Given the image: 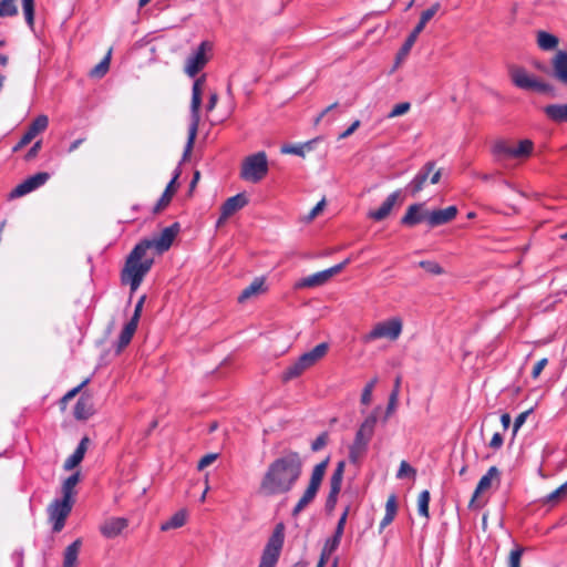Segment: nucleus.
<instances>
[{
  "mask_svg": "<svg viewBox=\"0 0 567 567\" xmlns=\"http://www.w3.org/2000/svg\"><path fill=\"white\" fill-rule=\"evenodd\" d=\"M303 460L296 451H285L275 458L264 473L258 493L264 497H272L289 493L302 474Z\"/></svg>",
  "mask_w": 567,
  "mask_h": 567,
  "instance_id": "1",
  "label": "nucleus"
},
{
  "mask_svg": "<svg viewBox=\"0 0 567 567\" xmlns=\"http://www.w3.org/2000/svg\"><path fill=\"white\" fill-rule=\"evenodd\" d=\"M148 243L138 241L126 257L121 271V281L123 285H128L132 292L138 289L154 264V257L148 255Z\"/></svg>",
  "mask_w": 567,
  "mask_h": 567,
  "instance_id": "2",
  "label": "nucleus"
},
{
  "mask_svg": "<svg viewBox=\"0 0 567 567\" xmlns=\"http://www.w3.org/2000/svg\"><path fill=\"white\" fill-rule=\"evenodd\" d=\"M378 416L375 412L369 414L360 424L352 444L349 446V462L359 465L368 452L369 443L372 440Z\"/></svg>",
  "mask_w": 567,
  "mask_h": 567,
  "instance_id": "3",
  "label": "nucleus"
},
{
  "mask_svg": "<svg viewBox=\"0 0 567 567\" xmlns=\"http://www.w3.org/2000/svg\"><path fill=\"white\" fill-rule=\"evenodd\" d=\"M205 82V76L202 75L195 80L192 89V102H190V124L188 127V138L183 153V161H186L190 155L194 147V142L198 132V125L200 121V106H202V87Z\"/></svg>",
  "mask_w": 567,
  "mask_h": 567,
  "instance_id": "4",
  "label": "nucleus"
},
{
  "mask_svg": "<svg viewBox=\"0 0 567 567\" xmlns=\"http://www.w3.org/2000/svg\"><path fill=\"white\" fill-rule=\"evenodd\" d=\"M509 75L514 85L522 90L535 91L538 93L547 94L550 97L557 96L556 89L551 84L540 81L537 78L528 74L524 68L512 66L509 69Z\"/></svg>",
  "mask_w": 567,
  "mask_h": 567,
  "instance_id": "5",
  "label": "nucleus"
},
{
  "mask_svg": "<svg viewBox=\"0 0 567 567\" xmlns=\"http://www.w3.org/2000/svg\"><path fill=\"white\" fill-rule=\"evenodd\" d=\"M285 524L278 523L262 550L258 567H276L285 543Z\"/></svg>",
  "mask_w": 567,
  "mask_h": 567,
  "instance_id": "6",
  "label": "nucleus"
},
{
  "mask_svg": "<svg viewBox=\"0 0 567 567\" xmlns=\"http://www.w3.org/2000/svg\"><path fill=\"white\" fill-rule=\"evenodd\" d=\"M268 173V161L265 152L247 156L241 165L240 177L244 181L258 183Z\"/></svg>",
  "mask_w": 567,
  "mask_h": 567,
  "instance_id": "7",
  "label": "nucleus"
},
{
  "mask_svg": "<svg viewBox=\"0 0 567 567\" xmlns=\"http://www.w3.org/2000/svg\"><path fill=\"white\" fill-rule=\"evenodd\" d=\"M402 332V321L399 318H392L377 323L373 329L362 337L363 342L369 343L373 340L386 338L396 340Z\"/></svg>",
  "mask_w": 567,
  "mask_h": 567,
  "instance_id": "8",
  "label": "nucleus"
},
{
  "mask_svg": "<svg viewBox=\"0 0 567 567\" xmlns=\"http://www.w3.org/2000/svg\"><path fill=\"white\" fill-rule=\"evenodd\" d=\"M72 507L73 501L63 497L53 499L48 506L49 520L52 523L53 533H60L63 529Z\"/></svg>",
  "mask_w": 567,
  "mask_h": 567,
  "instance_id": "9",
  "label": "nucleus"
},
{
  "mask_svg": "<svg viewBox=\"0 0 567 567\" xmlns=\"http://www.w3.org/2000/svg\"><path fill=\"white\" fill-rule=\"evenodd\" d=\"M49 178L50 175L47 172H39L32 176H29L10 192L9 198L16 199L22 197L44 185Z\"/></svg>",
  "mask_w": 567,
  "mask_h": 567,
  "instance_id": "10",
  "label": "nucleus"
},
{
  "mask_svg": "<svg viewBox=\"0 0 567 567\" xmlns=\"http://www.w3.org/2000/svg\"><path fill=\"white\" fill-rule=\"evenodd\" d=\"M179 224L174 223L173 225L164 228L158 237L153 239H142L141 241L148 243L150 249L154 248L158 254H163L171 248L175 237L179 231Z\"/></svg>",
  "mask_w": 567,
  "mask_h": 567,
  "instance_id": "11",
  "label": "nucleus"
},
{
  "mask_svg": "<svg viewBox=\"0 0 567 567\" xmlns=\"http://www.w3.org/2000/svg\"><path fill=\"white\" fill-rule=\"evenodd\" d=\"M49 125V118L47 115L37 116L28 126V130L22 135L21 140L13 146L12 152L17 153L27 146L31 141L41 132L45 131Z\"/></svg>",
  "mask_w": 567,
  "mask_h": 567,
  "instance_id": "12",
  "label": "nucleus"
},
{
  "mask_svg": "<svg viewBox=\"0 0 567 567\" xmlns=\"http://www.w3.org/2000/svg\"><path fill=\"white\" fill-rule=\"evenodd\" d=\"M427 216L429 210L425 209V203L412 204L401 218V224L406 227H414L422 221L427 223Z\"/></svg>",
  "mask_w": 567,
  "mask_h": 567,
  "instance_id": "13",
  "label": "nucleus"
},
{
  "mask_svg": "<svg viewBox=\"0 0 567 567\" xmlns=\"http://www.w3.org/2000/svg\"><path fill=\"white\" fill-rule=\"evenodd\" d=\"M128 526V520L124 517H110L106 518L100 525V533L105 538H115L117 537L126 527Z\"/></svg>",
  "mask_w": 567,
  "mask_h": 567,
  "instance_id": "14",
  "label": "nucleus"
},
{
  "mask_svg": "<svg viewBox=\"0 0 567 567\" xmlns=\"http://www.w3.org/2000/svg\"><path fill=\"white\" fill-rule=\"evenodd\" d=\"M205 42L200 43L197 48L196 52L188 56L185 65V72L190 78L197 75V73L205 66L207 63V58L205 55Z\"/></svg>",
  "mask_w": 567,
  "mask_h": 567,
  "instance_id": "15",
  "label": "nucleus"
},
{
  "mask_svg": "<svg viewBox=\"0 0 567 567\" xmlns=\"http://www.w3.org/2000/svg\"><path fill=\"white\" fill-rule=\"evenodd\" d=\"M501 473L496 466H491L485 475H483L474 491V494L470 501L468 506L472 508L475 506L476 498L487 491L492 486L493 480L499 481Z\"/></svg>",
  "mask_w": 567,
  "mask_h": 567,
  "instance_id": "16",
  "label": "nucleus"
},
{
  "mask_svg": "<svg viewBox=\"0 0 567 567\" xmlns=\"http://www.w3.org/2000/svg\"><path fill=\"white\" fill-rule=\"evenodd\" d=\"M435 167V162L430 161L423 165V167L419 171V173L414 176V178L410 182L408 185V189L411 192L413 196H415L417 193H420L430 174L433 172Z\"/></svg>",
  "mask_w": 567,
  "mask_h": 567,
  "instance_id": "17",
  "label": "nucleus"
},
{
  "mask_svg": "<svg viewBox=\"0 0 567 567\" xmlns=\"http://www.w3.org/2000/svg\"><path fill=\"white\" fill-rule=\"evenodd\" d=\"M457 215L456 206H449L444 209L429 212L427 224L430 227H436L453 220Z\"/></svg>",
  "mask_w": 567,
  "mask_h": 567,
  "instance_id": "18",
  "label": "nucleus"
},
{
  "mask_svg": "<svg viewBox=\"0 0 567 567\" xmlns=\"http://www.w3.org/2000/svg\"><path fill=\"white\" fill-rule=\"evenodd\" d=\"M329 349L328 343L322 342L317 344L312 350L301 354L298 360L299 364L306 370L315 365L320 359H322Z\"/></svg>",
  "mask_w": 567,
  "mask_h": 567,
  "instance_id": "19",
  "label": "nucleus"
},
{
  "mask_svg": "<svg viewBox=\"0 0 567 567\" xmlns=\"http://www.w3.org/2000/svg\"><path fill=\"white\" fill-rule=\"evenodd\" d=\"M400 195L401 190H395L390 194L378 209L369 212L368 217L375 221L385 219L390 215Z\"/></svg>",
  "mask_w": 567,
  "mask_h": 567,
  "instance_id": "20",
  "label": "nucleus"
},
{
  "mask_svg": "<svg viewBox=\"0 0 567 567\" xmlns=\"http://www.w3.org/2000/svg\"><path fill=\"white\" fill-rule=\"evenodd\" d=\"M248 204V198L244 193L227 198L220 207L223 210V219H228L236 212L244 208Z\"/></svg>",
  "mask_w": 567,
  "mask_h": 567,
  "instance_id": "21",
  "label": "nucleus"
},
{
  "mask_svg": "<svg viewBox=\"0 0 567 567\" xmlns=\"http://www.w3.org/2000/svg\"><path fill=\"white\" fill-rule=\"evenodd\" d=\"M551 65L555 79L567 85V52L558 51L551 60Z\"/></svg>",
  "mask_w": 567,
  "mask_h": 567,
  "instance_id": "22",
  "label": "nucleus"
},
{
  "mask_svg": "<svg viewBox=\"0 0 567 567\" xmlns=\"http://www.w3.org/2000/svg\"><path fill=\"white\" fill-rule=\"evenodd\" d=\"M178 177H179V172L176 171L173 178L167 184L161 198L157 200L156 205L154 206V208H153L154 214H158L159 212H162L164 208H166L168 206V204L171 203V200L173 198V195L176 192V182H177Z\"/></svg>",
  "mask_w": 567,
  "mask_h": 567,
  "instance_id": "23",
  "label": "nucleus"
},
{
  "mask_svg": "<svg viewBox=\"0 0 567 567\" xmlns=\"http://www.w3.org/2000/svg\"><path fill=\"white\" fill-rule=\"evenodd\" d=\"M89 442H90V440L87 436H84L80 441L75 451L65 460V462L63 464V468L65 471L73 470L82 462V460L84 458L85 452L87 450Z\"/></svg>",
  "mask_w": 567,
  "mask_h": 567,
  "instance_id": "24",
  "label": "nucleus"
},
{
  "mask_svg": "<svg viewBox=\"0 0 567 567\" xmlns=\"http://www.w3.org/2000/svg\"><path fill=\"white\" fill-rule=\"evenodd\" d=\"M93 403L90 396L81 395L74 406V417L76 420H87L93 414Z\"/></svg>",
  "mask_w": 567,
  "mask_h": 567,
  "instance_id": "25",
  "label": "nucleus"
},
{
  "mask_svg": "<svg viewBox=\"0 0 567 567\" xmlns=\"http://www.w3.org/2000/svg\"><path fill=\"white\" fill-rule=\"evenodd\" d=\"M545 115L553 122L567 123V103L549 104L543 109Z\"/></svg>",
  "mask_w": 567,
  "mask_h": 567,
  "instance_id": "26",
  "label": "nucleus"
},
{
  "mask_svg": "<svg viewBox=\"0 0 567 567\" xmlns=\"http://www.w3.org/2000/svg\"><path fill=\"white\" fill-rule=\"evenodd\" d=\"M265 281L262 278H256L248 287H246L238 296V302L244 303L254 296L265 291Z\"/></svg>",
  "mask_w": 567,
  "mask_h": 567,
  "instance_id": "27",
  "label": "nucleus"
},
{
  "mask_svg": "<svg viewBox=\"0 0 567 567\" xmlns=\"http://www.w3.org/2000/svg\"><path fill=\"white\" fill-rule=\"evenodd\" d=\"M537 45L543 51H551L555 50L559 43V39L546 31H538L536 34Z\"/></svg>",
  "mask_w": 567,
  "mask_h": 567,
  "instance_id": "28",
  "label": "nucleus"
},
{
  "mask_svg": "<svg viewBox=\"0 0 567 567\" xmlns=\"http://www.w3.org/2000/svg\"><path fill=\"white\" fill-rule=\"evenodd\" d=\"M81 540L75 539L72 544H70L64 551V559L62 567H75V563L78 560L79 551L81 548Z\"/></svg>",
  "mask_w": 567,
  "mask_h": 567,
  "instance_id": "29",
  "label": "nucleus"
},
{
  "mask_svg": "<svg viewBox=\"0 0 567 567\" xmlns=\"http://www.w3.org/2000/svg\"><path fill=\"white\" fill-rule=\"evenodd\" d=\"M318 489L308 486L292 509V516H298L316 497Z\"/></svg>",
  "mask_w": 567,
  "mask_h": 567,
  "instance_id": "30",
  "label": "nucleus"
},
{
  "mask_svg": "<svg viewBox=\"0 0 567 567\" xmlns=\"http://www.w3.org/2000/svg\"><path fill=\"white\" fill-rule=\"evenodd\" d=\"M328 281L323 270L302 278L296 284L297 288H312L322 286Z\"/></svg>",
  "mask_w": 567,
  "mask_h": 567,
  "instance_id": "31",
  "label": "nucleus"
},
{
  "mask_svg": "<svg viewBox=\"0 0 567 567\" xmlns=\"http://www.w3.org/2000/svg\"><path fill=\"white\" fill-rule=\"evenodd\" d=\"M137 329V324L134 323V320H130L124 328L122 329L118 341H117V350L121 351L125 348L132 340L135 331Z\"/></svg>",
  "mask_w": 567,
  "mask_h": 567,
  "instance_id": "32",
  "label": "nucleus"
},
{
  "mask_svg": "<svg viewBox=\"0 0 567 567\" xmlns=\"http://www.w3.org/2000/svg\"><path fill=\"white\" fill-rule=\"evenodd\" d=\"M329 463V458H326L324 461L317 464L311 473L309 485L310 487H313L319 491L321 482L323 480L327 466Z\"/></svg>",
  "mask_w": 567,
  "mask_h": 567,
  "instance_id": "33",
  "label": "nucleus"
},
{
  "mask_svg": "<svg viewBox=\"0 0 567 567\" xmlns=\"http://www.w3.org/2000/svg\"><path fill=\"white\" fill-rule=\"evenodd\" d=\"M341 538V535L333 533V535L326 540L321 550L320 559H323V561L327 563L329 557L338 549Z\"/></svg>",
  "mask_w": 567,
  "mask_h": 567,
  "instance_id": "34",
  "label": "nucleus"
},
{
  "mask_svg": "<svg viewBox=\"0 0 567 567\" xmlns=\"http://www.w3.org/2000/svg\"><path fill=\"white\" fill-rule=\"evenodd\" d=\"M567 496V482L560 485L558 488L546 495L542 503L544 505H550L554 506L561 502Z\"/></svg>",
  "mask_w": 567,
  "mask_h": 567,
  "instance_id": "35",
  "label": "nucleus"
},
{
  "mask_svg": "<svg viewBox=\"0 0 567 567\" xmlns=\"http://www.w3.org/2000/svg\"><path fill=\"white\" fill-rule=\"evenodd\" d=\"M534 143L532 140L525 138L518 142L516 147H513V158H526L533 154Z\"/></svg>",
  "mask_w": 567,
  "mask_h": 567,
  "instance_id": "36",
  "label": "nucleus"
},
{
  "mask_svg": "<svg viewBox=\"0 0 567 567\" xmlns=\"http://www.w3.org/2000/svg\"><path fill=\"white\" fill-rule=\"evenodd\" d=\"M186 523L185 511L176 512L169 519L161 525V530L167 532L171 529L179 528Z\"/></svg>",
  "mask_w": 567,
  "mask_h": 567,
  "instance_id": "37",
  "label": "nucleus"
},
{
  "mask_svg": "<svg viewBox=\"0 0 567 567\" xmlns=\"http://www.w3.org/2000/svg\"><path fill=\"white\" fill-rule=\"evenodd\" d=\"M79 482H80V473L76 472V473L71 474L62 484V494H63L62 497L73 501L72 496L74 493V487L76 486V484Z\"/></svg>",
  "mask_w": 567,
  "mask_h": 567,
  "instance_id": "38",
  "label": "nucleus"
},
{
  "mask_svg": "<svg viewBox=\"0 0 567 567\" xmlns=\"http://www.w3.org/2000/svg\"><path fill=\"white\" fill-rule=\"evenodd\" d=\"M344 472V462L341 461L337 464L331 477H330V487L336 489H341L342 478Z\"/></svg>",
  "mask_w": 567,
  "mask_h": 567,
  "instance_id": "39",
  "label": "nucleus"
},
{
  "mask_svg": "<svg viewBox=\"0 0 567 567\" xmlns=\"http://www.w3.org/2000/svg\"><path fill=\"white\" fill-rule=\"evenodd\" d=\"M493 154L501 157H513V146H509L505 141H497L492 150Z\"/></svg>",
  "mask_w": 567,
  "mask_h": 567,
  "instance_id": "40",
  "label": "nucleus"
},
{
  "mask_svg": "<svg viewBox=\"0 0 567 567\" xmlns=\"http://www.w3.org/2000/svg\"><path fill=\"white\" fill-rule=\"evenodd\" d=\"M303 371H306V369L302 365H300L299 360H297L296 362H293L292 364H290L289 367L286 368V370L282 373V380L284 381L292 380V379L301 375L303 373Z\"/></svg>",
  "mask_w": 567,
  "mask_h": 567,
  "instance_id": "41",
  "label": "nucleus"
},
{
  "mask_svg": "<svg viewBox=\"0 0 567 567\" xmlns=\"http://www.w3.org/2000/svg\"><path fill=\"white\" fill-rule=\"evenodd\" d=\"M111 60V51L103 58V60L96 64L90 72L91 76L102 78L109 71Z\"/></svg>",
  "mask_w": 567,
  "mask_h": 567,
  "instance_id": "42",
  "label": "nucleus"
},
{
  "mask_svg": "<svg viewBox=\"0 0 567 567\" xmlns=\"http://www.w3.org/2000/svg\"><path fill=\"white\" fill-rule=\"evenodd\" d=\"M430 492L423 491L420 493L417 498V512L420 515L424 516L425 518H429V503H430Z\"/></svg>",
  "mask_w": 567,
  "mask_h": 567,
  "instance_id": "43",
  "label": "nucleus"
},
{
  "mask_svg": "<svg viewBox=\"0 0 567 567\" xmlns=\"http://www.w3.org/2000/svg\"><path fill=\"white\" fill-rule=\"evenodd\" d=\"M313 142L310 141V142L305 143L303 145L286 144V145H284L281 147V153L303 156L305 155V148L311 150V144Z\"/></svg>",
  "mask_w": 567,
  "mask_h": 567,
  "instance_id": "44",
  "label": "nucleus"
},
{
  "mask_svg": "<svg viewBox=\"0 0 567 567\" xmlns=\"http://www.w3.org/2000/svg\"><path fill=\"white\" fill-rule=\"evenodd\" d=\"M18 13L16 0H1L0 17H13Z\"/></svg>",
  "mask_w": 567,
  "mask_h": 567,
  "instance_id": "45",
  "label": "nucleus"
},
{
  "mask_svg": "<svg viewBox=\"0 0 567 567\" xmlns=\"http://www.w3.org/2000/svg\"><path fill=\"white\" fill-rule=\"evenodd\" d=\"M22 9L29 27L34 24V0H22Z\"/></svg>",
  "mask_w": 567,
  "mask_h": 567,
  "instance_id": "46",
  "label": "nucleus"
},
{
  "mask_svg": "<svg viewBox=\"0 0 567 567\" xmlns=\"http://www.w3.org/2000/svg\"><path fill=\"white\" fill-rule=\"evenodd\" d=\"M525 548L520 545H515V548L509 553L508 567H520L522 556Z\"/></svg>",
  "mask_w": 567,
  "mask_h": 567,
  "instance_id": "47",
  "label": "nucleus"
},
{
  "mask_svg": "<svg viewBox=\"0 0 567 567\" xmlns=\"http://www.w3.org/2000/svg\"><path fill=\"white\" fill-rule=\"evenodd\" d=\"M417 38H415L414 34H409V37L405 39L404 43L402 44L401 49L398 52L396 59L402 60L408 56L410 53L412 47L414 45Z\"/></svg>",
  "mask_w": 567,
  "mask_h": 567,
  "instance_id": "48",
  "label": "nucleus"
},
{
  "mask_svg": "<svg viewBox=\"0 0 567 567\" xmlns=\"http://www.w3.org/2000/svg\"><path fill=\"white\" fill-rule=\"evenodd\" d=\"M419 266L432 275H442L444 272L443 268L435 261L422 260L419 262Z\"/></svg>",
  "mask_w": 567,
  "mask_h": 567,
  "instance_id": "49",
  "label": "nucleus"
},
{
  "mask_svg": "<svg viewBox=\"0 0 567 567\" xmlns=\"http://www.w3.org/2000/svg\"><path fill=\"white\" fill-rule=\"evenodd\" d=\"M410 107H411V104L409 102L399 103V104L394 105L392 111L388 114V117L392 118V117L401 116V115L405 114L410 110Z\"/></svg>",
  "mask_w": 567,
  "mask_h": 567,
  "instance_id": "50",
  "label": "nucleus"
},
{
  "mask_svg": "<svg viewBox=\"0 0 567 567\" xmlns=\"http://www.w3.org/2000/svg\"><path fill=\"white\" fill-rule=\"evenodd\" d=\"M440 8H441V4L439 2L433 3L429 9H426L425 11L422 12L420 21H422V23L426 24L435 16V13L440 10Z\"/></svg>",
  "mask_w": 567,
  "mask_h": 567,
  "instance_id": "51",
  "label": "nucleus"
},
{
  "mask_svg": "<svg viewBox=\"0 0 567 567\" xmlns=\"http://www.w3.org/2000/svg\"><path fill=\"white\" fill-rule=\"evenodd\" d=\"M409 475H415V470L406 462L402 461L396 473V477L402 480Z\"/></svg>",
  "mask_w": 567,
  "mask_h": 567,
  "instance_id": "52",
  "label": "nucleus"
},
{
  "mask_svg": "<svg viewBox=\"0 0 567 567\" xmlns=\"http://www.w3.org/2000/svg\"><path fill=\"white\" fill-rule=\"evenodd\" d=\"M349 262H350V258H347L342 262L323 270L327 279L329 280L331 277L339 274Z\"/></svg>",
  "mask_w": 567,
  "mask_h": 567,
  "instance_id": "53",
  "label": "nucleus"
},
{
  "mask_svg": "<svg viewBox=\"0 0 567 567\" xmlns=\"http://www.w3.org/2000/svg\"><path fill=\"white\" fill-rule=\"evenodd\" d=\"M349 262H350V258H347L342 262L323 270L327 279L329 280L331 277L339 274Z\"/></svg>",
  "mask_w": 567,
  "mask_h": 567,
  "instance_id": "54",
  "label": "nucleus"
},
{
  "mask_svg": "<svg viewBox=\"0 0 567 567\" xmlns=\"http://www.w3.org/2000/svg\"><path fill=\"white\" fill-rule=\"evenodd\" d=\"M328 442V433L327 432H323L321 433L311 444V450L313 452H318L320 451L322 447L326 446Z\"/></svg>",
  "mask_w": 567,
  "mask_h": 567,
  "instance_id": "55",
  "label": "nucleus"
},
{
  "mask_svg": "<svg viewBox=\"0 0 567 567\" xmlns=\"http://www.w3.org/2000/svg\"><path fill=\"white\" fill-rule=\"evenodd\" d=\"M216 458H217V454H215V453H209V454L204 455V456L199 460V462H198V464H197V468H198L199 471H203L205 467H207V466H209L210 464H213V463L216 461Z\"/></svg>",
  "mask_w": 567,
  "mask_h": 567,
  "instance_id": "56",
  "label": "nucleus"
},
{
  "mask_svg": "<svg viewBox=\"0 0 567 567\" xmlns=\"http://www.w3.org/2000/svg\"><path fill=\"white\" fill-rule=\"evenodd\" d=\"M398 512L396 497L394 494L390 495L385 504V513L395 516Z\"/></svg>",
  "mask_w": 567,
  "mask_h": 567,
  "instance_id": "57",
  "label": "nucleus"
},
{
  "mask_svg": "<svg viewBox=\"0 0 567 567\" xmlns=\"http://www.w3.org/2000/svg\"><path fill=\"white\" fill-rule=\"evenodd\" d=\"M89 383V379H85L82 383H80L78 386L73 388L69 392L64 394L62 398V402H68L72 400L81 390Z\"/></svg>",
  "mask_w": 567,
  "mask_h": 567,
  "instance_id": "58",
  "label": "nucleus"
},
{
  "mask_svg": "<svg viewBox=\"0 0 567 567\" xmlns=\"http://www.w3.org/2000/svg\"><path fill=\"white\" fill-rule=\"evenodd\" d=\"M398 390H392L386 406V416L391 415V413L395 410L398 404Z\"/></svg>",
  "mask_w": 567,
  "mask_h": 567,
  "instance_id": "59",
  "label": "nucleus"
},
{
  "mask_svg": "<svg viewBox=\"0 0 567 567\" xmlns=\"http://www.w3.org/2000/svg\"><path fill=\"white\" fill-rule=\"evenodd\" d=\"M530 410L528 411H525L520 414H518L514 421V425H513V432L514 434L517 433V431L522 427V425L526 422V419L529 414Z\"/></svg>",
  "mask_w": 567,
  "mask_h": 567,
  "instance_id": "60",
  "label": "nucleus"
},
{
  "mask_svg": "<svg viewBox=\"0 0 567 567\" xmlns=\"http://www.w3.org/2000/svg\"><path fill=\"white\" fill-rule=\"evenodd\" d=\"M348 513H349V508H346V511L340 516V518H339V520L337 523L336 529H334L336 534H339L341 536L343 535L344 526H346V522H347V517H348Z\"/></svg>",
  "mask_w": 567,
  "mask_h": 567,
  "instance_id": "61",
  "label": "nucleus"
},
{
  "mask_svg": "<svg viewBox=\"0 0 567 567\" xmlns=\"http://www.w3.org/2000/svg\"><path fill=\"white\" fill-rule=\"evenodd\" d=\"M548 363V360L546 358H543L540 359L533 368L532 370V377L534 379H537L539 377V374L542 373V371L544 370V368L547 365Z\"/></svg>",
  "mask_w": 567,
  "mask_h": 567,
  "instance_id": "62",
  "label": "nucleus"
},
{
  "mask_svg": "<svg viewBox=\"0 0 567 567\" xmlns=\"http://www.w3.org/2000/svg\"><path fill=\"white\" fill-rule=\"evenodd\" d=\"M41 146H42L41 141H37V142L31 146V148L28 151V153L25 154V156H24L25 161H31V159H33V158L38 155V153L40 152Z\"/></svg>",
  "mask_w": 567,
  "mask_h": 567,
  "instance_id": "63",
  "label": "nucleus"
},
{
  "mask_svg": "<svg viewBox=\"0 0 567 567\" xmlns=\"http://www.w3.org/2000/svg\"><path fill=\"white\" fill-rule=\"evenodd\" d=\"M361 122L355 120L344 132L339 135L340 140L349 137L360 126Z\"/></svg>",
  "mask_w": 567,
  "mask_h": 567,
  "instance_id": "64",
  "label": "nucleus"
}]
</instances>
